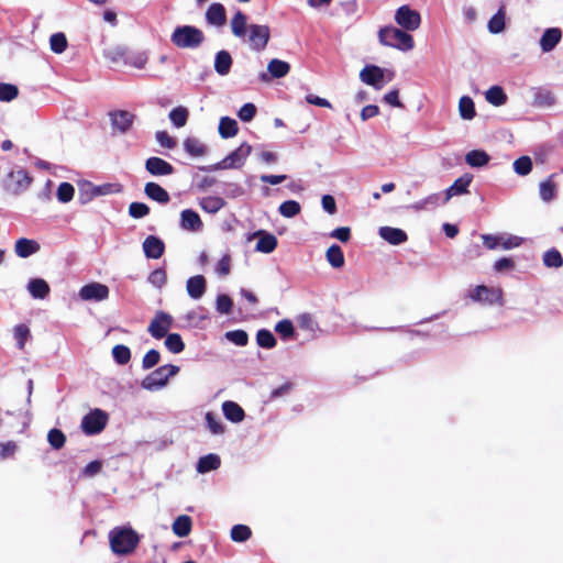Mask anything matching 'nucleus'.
<instances>
[{"label": "nucleus", "instance_id": "1", "mask_svg": "<svg viewBox=\"0 0 563 563\" xmlns=\"http://www.w3.org/2000/svg\"><path fill=\"white\" fill-rule=\"evenodd\" d=\"M232 34L246 43L251 49L261 52L269 41L271 30L267 25L249 24L247 16L242 11H236L230 22Z\"/></svg>", "mask_w": 563, "mask_h": 563}, {"label": "nucleus", "instance_id": "2", "mask_svg": "<svg viewBox=\"0 0 563 563\" xmlns=\"http://www.w3.org/2000/svg\"><path fill=\"white\" fill-rule=\"evenodd\" d=\"M109 541L115 554L125 555L137 547L140 536L130 527H115L109 532Z\"/></svg>", "mask_w": 563, "mask_h": 563}, {"label": "nucleus", "instance_id": "3", "mask_svg": "<svg viewBox=\"0 0 563 563\" xmlns=\"http://www.w3.org/2000/svg\"><path fill=\"white\" fill-rule=\"evenodd\" d=\"M378 40L382 45L402 52L411 51L415 46L413 37L406 31L395 26L382 27L378 31Z\"/></svg>", "mask_w": 563, "mask_h": 563}, {"label": "nucleus", "instance_id": "4", "mask_svg": "<svg viewBox=\"0 0 563 563\" xmlns=\"http://www.w3.org/2000/svg\"><path fill=\"white\" fill-rule=\"evenodd\" d=\"M170 41L178 48L196 49L205 42V34L196 26L180 25L173 31Z\"/></svg>", "mask_w": 563, "mask_h": 563}, {"label": "nucleus", "instance_id": "5", "mask_svg": "<svg viewBox=\"0 0 563 563\" xmlns=\"http://www.w3.org/2000/svg\"><path fill=\"white\" fill-rule=\"evenodd\" d=\"M178 372L179 367L173 364L159 366L142 380L141 386L151 391L162 389L169 377L175 376Z\"/></svg>", "mask_w": 563, "mask_h": 563}, {"label": "nucleus", "instance_id": "6", "mask_svg": "<svg viewBox=\"0 0 563 563\" xmlns=\"http://www.w3.org/2000/svg\"><path fill=\"white\" fill-rule=\"evenodd\" d=\"M33 178L23 168L13 169L2 179L5 191L11 195L19 196L26 191L31 186Z\"/></svg>", "mask_w": 563, "mask_h": 563}, {"label": "nucleus", "instance_id": "7", "mask_svg": "<svg viewBox=\"0 0 563 563\" xmlns=\"http://www.w3.org/2000/svg\"><path fill=\"white\" fill-rule=\"evenodd\" d=\"M396 23L406 31H416L421 24V15L409 5H401L395 12Z\"/></svg>", "mask_w": 563, "mask_h": 563}, {"label": "nucleus", "instance_id": "8", "mask_svg": "<svg viewBox=\"0 0 563 563\" xmlns=\"http://www.w3.org/2000/svg\"><path fill=\"white\" fill-rule=\"evenodd\" d=\"M476 302L485 305H503V290L500 288L487 287L485 285L476 286L468 295Z\"/></svg>", "mask_w": 563, "mask_h": 563}, {"label": "nucleus", "instance_id": "9", "mask_svg": "<svg viewBox=\"0 0 563 563\" xmlns=\"http://www.w3.org/2000/svg\"><path fill=\"white\" fill-rule=\"evenodd\" d=\"M107 421V413L100 409H95L82 418L81 429L86 434H97L104 429Z\"/></svg>", "mask_w": 563, "mask_h": 563}, {"label": "nucleus", "instance_id": "10", "mask_svg": "<svg viewBox=\"0 0 563 563\" xmlns=\"http://www.w3.org/2000/svg\"><path fill=\"white\" fill-rule=\"evenodd\" d=\"M173 327V317L164 311H157L147 331L155 339H163Z\"/></svg>", "mask_w": 563, "mask_h": 563}, {"label": "nucleus", "instance_id": "11", "mask_svg": "<svg viewBox=\"0 0 563 563\" xmlns=\"http://www.w3.org/2000/svg\"><path fill=\"white\" fill-rule=\"evenodd\" d=\"M252 152V146L247 143H242L236 150L230 153L220 164L219 168H240L244 165L246 158Z\"/></svg>", "mask_w": 563, "mask_h": 563}, {"label": "nucleus", "instance_id": "12", "mask_svg": "<svg viewBox=\"0 0 563 563\" xmlns=\"http://www.w3.org/2000/svg\"><path fill=\"white\" fill-rule=\"evenodd\" d=\"M79 297L85 301H102L109 297V288L100 283H90L80 288Z\"/></svg>", "mask_w": 563, "mask_h": 563}, {"label": "nucleus", "instance_id": "13", "mask_svg": "<svg viewBox=\"0 0 563 563\" xmlns=\"http://www.w3.org/2000/svg\"><path fill=\"white\" fill-rule=\"evenodd\" d=\"M473 180V175L464 174L459 177L448 189L443 191L442 203L445 205L455 196L468 194V187Z\"/></svg>", "mask_w": 563, "mask_h": 563}, {"label": "nucleus", "instance_id": "14", "mask_svg": "<svg viewBox=\"0 0 563 563\" xmlns=\"http://www.w3.org/2000/svg\"><path fill=\"white\" fill-rule=\"evenodd\" d=\"M290 65L277 58L269 60L267 65V73L260 74V79L264 82L271 81L273 78H283L288 75Z\"/></svg>", "mask_w": 563, "mask_h": 563}, {"label": "nucleus", "instance_id": "15", "mask_svg": "<svg viewBox=\"0 0 563 563\" xmlns=\"http://www.w3.org/2000/svg\"><path fill=\"white\" fill-rule=\"evenodd\" d=\"M361 80L375 89L379 90L384 87V70L375 65L364 67L360 73Z\"/></svg>", "mask_w": 563, "mask_h": 563}, {"label": "nucleus", "instance_id": "16", "mask_svg": "<svg viewBox=\"0 0 563 563\" xmlns=\"http://www.w3.org/2000/svg\"><path fill=\"white\" fill-rule=\"evenodd\" d=\"M146 170L153 176H167L174 173V167L159 157H150L145 162Z\"/></svg>", "mask_w": 563, "mask_h": 563}, {"label": "nucleus", "instance_id": "17", "mask_svg": "<svg viewBox=\"0 0 563 563\" xmlns=\"http://www.w3.org/2000/svg\"><path fill=\"white\" fill-rule=\"evenodd\" d=\"M253 238H258L255 250L261 253L269 254L277 246V239L275 235L267 233L265 231H257L249 236V240Z\"/></svg>", "mask_w": 563, "mask_h": 563}, {"label": "nucleus", "instance_id": "18", "mask_svg": "<svg viewBox=\"0 0 563 563\" xmlns=\"http://www.w3.org/2000/svg\"><path fill=\"white\" fill-rule=\"evenodd\" d=\"M378 235L390 245H400L408 240V235L404 230L393 227H380Z\"/></svg>", "mask_w": 563, "mask_h": 563}, {"label": "nucleus", "instance_id": "19", "mask_svg": "<svg viewBox=\"0 0 563 563\" xmlns=\"http://www.w3.org/2000/svg\"><path fill=\"white\" fill-rule=\"evenodd\" d=\"M142 246L145 256L153 260L162 257L165 251L164 242L155 235H148Z\"/></svg>", "mask_w": 563, "mask_h": 563}, {"label": "nucleus", "instance_id": "20", "mask_svg": "<svg viewBox=\"0 0 563 563\" xmlns=\"http://www.w3.org/2000/svg\"><path fill=\"white\" fill-rule=\"evenodd\" d=\"M555 176V174H552L539 184V196L545 203L553 201L558 196L559 186L554 180Z\"/></svg>", "mask_w": 563, "mask_h": 563}, {"label": "nucleus", "instance_id": "21", "mask_svg": "<svg viewBox=\"0 0 563 563\" xmlns=\"http://www.w3.org/2000/svg\"><path fill=\"white\" fill-rule=\"evenodd\" d=\"M206 288V278L202 275H196L187 279L186 290L194 300L200 299L205 295Z\"/></svg>", "mask_w": 563, "mask_h": 563}, {"label": "nucleus", "instance_id": "22", "mask_svg": "<svg viewBox=\"0 0 563 563\" xmlns=\"http://www.w3.org/2000/svg\"><path fill=\"white\" fill-rule=\"evenodd\" d=\"M180 227L186 231L198 232L202 229V221L196 211L186 209L180 213Z\"/></svg>", "mask_w": 563, "mask_h": 563}, {"label": "nucleus", "instance_id": "23", "mask_svg": "<svg viewBox=\"0 0 563 563\" xmlns=\"http://www.w3.org/2000/svg\"><path fill=\"white\" fill-rule=\"evenodd\" d=\"M112 126L121 133H125L132 125L134 115L129 111H114L110 113Z\"/></svg>", "mask_w": 563, "mask_h": 563}, {"label": "nucleus", "instance_id": "24", "mask_svg": "<svg viewBox=\"0 0 563 563\" xmlns=\"http://www.w3.org/2000/svg\"><path fill=\"white\" fill-rule=\"evenodd\" d=\"M207 23L217 27L223 26L227 21L225 9L221 3H212L206 12Z\"/></svg>", "mask_w": 563, "mask_h": 563}, {"label": "nucleus", "instance_id": "25", "mask_svg": "<svg viewBox=\"0 0 563 563\" xmlns=\"http://www.w3.org/2000/svg\"><path fill=\"white\" fill-rule=\"evenodd\" d=\"M562 32L558 27H551L544 31L540 38V46L542 52H551L561 41Z\"/></svg>", "mask_w": 563, "mask_h": 563}, {"label": "nucleus", "instance_id": "26", "mask_svg": "<svg viewBox=\"0 0 563 563\" xmlns=\"http://www.w3.org/2000/svg\"><path fill=\"white\" fill-rule=\"evenodd\" d=\"M222 412L225 419L233 423H240L245 418L243 408L239 404L231 400H227L222 404Z\"/></svg>", "mask_w": 563, "mask_h": 563}, {"label": "nucleus", "instance_id": "27", "mask_svg": "<svg viewBox=\"0 0 563 563\" xmlns=\"http://www.w3.org/2000/svg\"><path fill=\"white\" fill-rule=\"evenodd\" d=\"M38 250L40 244L36 241L25 238L19 239L14 245V252L21 258H26L38 252Z\"/></svg>", "mask_w": 563, "mask_h": 563}, {"label": "nucleus", "instance_id": "28", "mask_svg": "<svg viewBox=\"0 0 563 563\" xmlns=\"http://www.w3.org/2000/svg\"><path fill=\"white\" fill-rule=\"evenodd\" d=\"M233 59L228 51H219L214 57V70L220 76H227L232 67Z\"/></svg>", "mask_w": 563, "mask_h": 563}, {"label": "nucleus", "instance_id": "29", "mask_svg": "<svg viewBox=\"0 0 563 563\" xmlns=\"http://www.w3.org/2000/svg\"><path fill=\"white\" fill-rule=\"evenodd\" d=\"M26 288L34 299H45L51 290L46 280L42 278H32Z\"/></svg>", "mask_w": 563, "mask_h": 563}, {"label": "nucleus", "instance_id": "30", "mask_svg": "<svg viewBox=\"0 0 563 563\" xmlns=\"http://www.w3.org/2000/svg\"><path fill=\"white\" fill-rule=\"evenodd\" d=\"M145 195L159 203H167L169 201L168 192L156 183H147L144 187Z\"/></svg>", "mask_w": 563, "mask_h": 563}, {"label": "nucleus", "instance_id": "31", "mask_svg": "<svg viewBox=\"0 0 563 563\" xmlns=\"http://www.w3.org/2000/svg\"><path fill=\"white\" fill-rule=\"evenodd\" d=\"M221 460L219 455L210 453L199 459L197 463V472L200 474L208 473L219 468Z\"/></svg>", "mask_w": 563, "mask_h": 563}, {"label": "nucleus", "instance_id": "32", "mask_svg": "<svg viewBox=\"0 0 563 563\" xmlns=\"http://www.w3.org/2000/svg\"><path fill=\"white\" fill-rule=\"evenodd\" d=\"M218 130L222 139L233 137L239 132L238 122L230 117H222Z\"/></svg>", "mask_w": 563, "mask_h": 563}, {"label": "nucleus", "instance_id": "33", "mask_svg": "<svg viewBox=\"0 0 563 563\" xmlns=\"http://www.w3.org/2000/svg\"><path fill=\"white\" fill-rule=\"evenodd\" d=\"M489 159V155L482 150H473L465 155V162L471 167H484L488 164Z\"/></svg>", "mask_w": 563, "mask_h": 563}, {"label": "nucleus", "instance_id": "34", "mask_svg": "<svg viewBox=\"0 0 563 563\" xmlns=\"http://www.w3.org/2000/svg\"><path fill=\"white\" fill-rule=\"evenodd\" d=\"M173 532L179 537L185 538L191 531V519L189 516L183 515L175 519L173 523Z\"/></svg>", "mask_w": 563, "mask_h": 563}, {"label": "nucleus", "instance_id": "35", "mask_svg": "<svg viewBox=\"0 0 563 563\" xmlns=\"http://www.w3.org/2000/svg\"><path fill=\"white\" fill-rule=\"evenodd\" d=\"M207 429L214 435H221L225 432V426L214 412L208 411L205 416Z\"/></svg>", "mask_w": 563, "mask_h": 563}, {"label": "nucleus", "instance_id": "36", "mask_svg": "<svg viewBox=\"0 0 563 563\" xmlns=\"http://www.w3.org/2000/svg\"><path fill=\"white\" fill-rule=\"evenodd\" d=\"M224 205V199L218 196H208L200 200V207L208 213H217Z\"/></svg>", "mask_w": 563, "mask_h": 563}, {"label": "nucleus", "instance_id": "37", "mask_svg": "<svg viewBox=\"0 0 563 563\" xmlns=\"http://www.w3.org/2000/svg\"><path fill=\"white\" fill-rule=\"evenodd\" d=\"M486 101L495 107H500L506 103L507 96L503 88L499 86L490 87L485 93Z\"/></svg>", "mask_w": 563, "mask_h": 563}, {"label": "nucleus", "instance_id": "38", "mask_svg": "<svg viewBox=\"0 0 563 563\" xmlns=\"http://www.w3.org/2000/svg\"><path fill=\"white\" fill-rule=\"evenodd\" d=\"M325 258L333 268H341L344 265V255L336 244L331 245L325 253Z\"/></svg>", "mask_w": 563, "mask_h": 563}, {"label": "nucleus", "instance_id": "39", "mask_svg": "<svg viewBox=\"0 0 563 563\" xmlns=\"http://www.w3.org/2000/svg\"><path fill=\"white\" fill-rule=\"evenodd\" d=\"M126 51L128 48L125 46L115 45L106 48L103 51V56L113 64H118L121 62L124 64Z\"/></svg>", "mask_w": 563, "mask_h": 563}, {"label": "nucleus", "instance_id": "40", "mask_svg": "<svg viewBox=\"0 0 563 563\" xmlns=\"http://www.w3.org/2000/svg\"><path fill=\"white\" fill-rule=\"evenodd\" d=\"M148 56L145 52H130L126 51L124 65L133 66L137 69L145 67Z\"/></svg>", "mask_w": 563, "mask_h": 563}, {"label": "nucleus", "instance_id": "41", "mask_svg": "<svg viewBox=\"0 0 563 563\" xmlns=\"http://www.w3.org/2000/svg\"><path fill=\"white\" fill-rule=\"evenodd\" d=\"M188 117V109L181 106L174 108L168 114L173 125L178 129L186 125Z\"/></svg>", "mask_w": 563, "mask_h": 563}, {"label": "nucleus", "instance_id": "42", "mask_svg": "<svg viewBox=\"0 0 563 563\" xmlns=\"http://www.w3.org/2000/svg\"><path fill=\"white\" fill-rule=\"evenodd\" d=\"M459 112L462 119L472 120L476 112L472 98L463 96L459 101Z\"/></svg>", "mask_w": 563, "mask_h": 563}, {"label": "nucleus", "instance_id": "43", "mask_svg": "<svg viewBox=\"0 0 563 563\" xmlns=\"http://www.w3.org/2000/svg\"><path fill=\"white\" fill-rule=\"evenodd\" d=\"M165 338V346L166 349L174 353L178 354L181 353L185 349V343L181 339V336L178 333H169L164 336Z\"/></svg>", "mask_w": 563, "mask_h": 563}, {"label": "nucleus", "instance_id": "44", "mask_svg": "<svg viewBox=\"0 0 563 563\" xmlns=\"http://www.w3.org/2000/svg\"><path fill=\"white\" fill-rule=\"evenodd\" d=\"M185 151L195 157L202 156L206 153V146L196 137H187L184 141Z\"/></svg>", "mask_w": 563, "mask_h": 563}, {"label": "nucleus", "instance_id": "45", "mask_svg": "<svg viewBox=\"0 0 563 563\" xmlns=\"http://www.w3.org/2000/svg\"><path fill=\"white\" fill-rule=\"evenodd\" d=\"M68 45L67 38L64 33H54L49 37V47L55 54H62L66 51Z\"/></svg>", "mask_w": 563, "mask_h": 563}, {"label": "nucleus", "instance_id": "46", "mask_svg": "<svg viewBox=\"0 0 563 563\" xmlns=\"http://www.w3.org/2000/svg\"><path fill=\"white\" fill-rule=\"evenodd\" d=\"M13 335L16 341L19 350H23L26 341L31 338V332L27 325L21 323L14 327Z\"/></svg>", "mask_w": 563, "mask_h": 563}, {"label": "nucleus", "instance_id": "47", "mask_svg": "<svg viewBox=\"0 0 563 563\" xmlns=\"http://www.w3.org/2000/svg\"><path fill=\"white\" fill-rule=\"evenodd\" d=\"M278 211L284 218H294L300 213L301 207L296 200H287L279 206Z\"/></svg>", "mask_w": 563, "mask_h": 563}, {"label": "nucleus", "instance_id": "48", "mask_svg": "<svg viewBox=\"0 0 563 563\" xmlns=\"http://www.w3.org/2000/svg\"><path fill=\"white\" fill-rule=\"evenodd\" d=\"M112 356L119 365H125L131 360V351L126 345L118 344L112 349Z\"/></svg>", "mask_w": 563, "mask_h": 563}, {"label": "nucleus", "instance_id": "49", "mask_svg": "<svg viewBox=\"0 0 563 563\" xmlns=\"http://www.w3.org/2000/svg\"><path fill=\"white\" fill-rule=\"evenodd\" d=\"M256 342L263 349H273L276 345V339L269 330L262 329L256 333Z\"/></svg>", "mask_w": 563, "mask_h": 563}, {"label": "nucleus", "instance_id": "50", "mask_svg": "<svg viewBox=\"0 0 563 563\" xmlns=\"http://www.w3.org/2000/svg\"><path fill=\"white\" fill-rule=\"evenodd\" d=\"M543 264L547 267H561L563 265V258L561 253L555 249L547 251L543 255Z\"/></svg>", "mask_w": 563, "mask_h": 563}, {"label": "nucleus", "instance_id": "51", "mask_svg": "<svg viewBox=\"0 0 563 563\" xmlns=\"http://www.w3.org/2000/svg\"><path fill=\"white\" fill-rule=\"evenodd\" d=\"M505 29V14L503 8H500L496 14H494L488 22V30L493 34L500 33Z\"/></svg>", "mask_w": 563, "mask_h": 563}, {"label": "nucleus", "instance_id": "52", "mask_svg": "<svg viewBox=\"0 0 563 563\" xmlns=\"http://www.w3.org/2000/svg\"><path fill=\"white\" fill-rule=\"evenodd\" d=\"M275 331L282 336L283 340L292 338L295 328L289 319H283L275 325Z\"/></svg>", "mask_w": 563, "mask_h": 563}, {"label": "nucleus", "instance_id": "53", "mask_svg": "<svg viewBox=\"0 0 563 563\" xmlns=\"http://www.w3.org/2000/svg\"><path fill=\"white\" fill-rule=\"evenodd\" d=\"M74 194H75L74 186L71 184L65 181L58 186L56 196H57L58 201H60L62 203H67V202L71 201V199L74 198Z\"/></svg>", "mask_w": 563, "mask_h": 563}, {"label": "nucleus", "instance_id": "54", "mask_svg": "<svg viewBox=\"0 0 563 563\" xmlns=\"http://www.w3.org/2000/svg\"><path fill=\"white\" fill-rule=\"evenodd\" d=\"M19 95V89L15 85L0 82V101L10 102Z\"/></svg>", "mask_w": 563, "mask_h": 563}, {"label": "nucleus", "instance_id": "55", "mask_svg": "<svg viewBox=\"0 0 563 563\" xmlns=\"http://www.w3.org/2000/svg\"><path fill=\"white\" fill-rule=\"evenodd\" d=\"M514 170L520 176H527L532 170V161L529 156H521L514 162Z\"/></svg>", "mask_w": 563, "mask_h": 563}, {"label": "nucleus", "instance_id": "56", "mask_svg": "<svg viewBox=\"0 0 563 563\" xmlns=\"http://www.w3.org/2000/svg\"><path fill=\"white\" fill-rule=\"evenodd\" d=\"M251 529L244 525H235L231 529V539L235 542H244L250 539Z\"/></svg>", "mask_w": 563, "mask_h": 563}, {"label": "nucleus", "instance_id": "57", "mask_svg": "<svg viewBox=\"0 0 563 563\" xmlns=\"http://www.w3.org/2000/svg\"><path fill=\"white\" fill-rule=\"evenodd\" d=\"M47 441L53 449L59 450L64 446L66 438L60 430L52 429L48 431Z\"/></svg>", "mask_w": 563, "mask_h": 563}, {"label": "nucleus", "instance_id": "58", "mask_svg": "<svg viewBox=\"0 0 563 563\" xmlns=\"http://www.w3.org/2000/svg\"><path fill=\"white\" fill-rule=\"evenodd\" d=\"M225 338L238 346H244L247 344L249 336L243 330H234L225 333Z\"/></svg>", "mask_w": 563, "mask_h": 563}, {"label": "nucleus", "instance_id": "59", "mask_svg": "<svg viewBox=\"0 0 563 563\" xmlns=\"http://www.w3.org/2000/svg\"><path fill=\"white\" fill-rule=\"evenodd\" d=\"M523 239L511 234H500V246L504 250H511L522 244Z\"/></svg>", "mask_w": 563, "mask_h": 563}, {"label": "nucleus", "instance_id": "60", "mask_svg": "<svg viewBox=\"0 0 563 563\" xmlns=\"http://www.w3.org/2000/svg\"><path fill=\"white\" fill-rule=\"evenodd\" d=\"M161 360V354L157 350H150L142 360V368L143 369H150L153 368L158 364Z\"/></svg>", "mask_w": 563, "mask_h": 563}, {"label": "nucleus", "instance_id": "61", "mask_svg": "<svg viewBox=\"0 0 563 563\" xmlns=\"http://www.w3.org/2000/svg\"><path fill=\"white\" fill-rule=\"evenodd\" d=\"M256 107L254 103H251V102H247L245 104H243L239 112H238V117L240 118L241 121L243 122H250L253 120V118L255 117L256 114Z\"/></svg>", "mask_w": 563, "mask_h": 563}, {"label": "nucleus", "instance_id": "62", "mask_svg": "<svg viewBox=\"0 0 563 563\" xmlns=\"http://www.w3.org/2000/svg\"><path fill=\"white\" fill-rule=\"evenodd\" d=\"M232 299L228 295H219L217 297L216 308L222 314H229L232 310Z\"/></svg>", "mask_w": 563, "mask_h": 563}, {"label": "nucleus", "instance_id": "63", "mask_svg": "<svg viewBox=\"0 0 563 563\" xmlns=\"http://www.w3.org/2000/svg\"><path fill=\"white\" fill-rule=\"evenodd\" d=\"M150 213V208L143 202H132L129 207V214L134 219H140Z\"/></svg>", "mask_w": 563, "mask_h": 563}, {"label": "nucleus", "instance_id": "64", "mask_svg": "<svg viewBox=\"0 0 563 563\" xmlns=\"http://www.w3.org/2000/svg\"><path fill=\"white\" fill-rule=\"evenodd\" d=\"M166 272L163 268L153 271L148 276V283L153 286L161 288L166 283Z\"/></svg>", "mask_w": 563, "mask_h": 563}]
</instances>
